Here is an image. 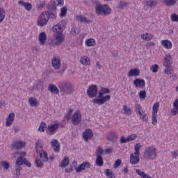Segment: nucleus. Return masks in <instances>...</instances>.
I'll return each instance as SVG.
<instances>
[{
	"mask_svg": "<svg viewBox=\"0 0 178 178\" xmlns=\"http://www.w3.org/2000/svg\"><path fill=\"white\" fill-rule=\"evenodd\" d=\"M110 92L111 91L108 88L101 87V90L99 92L97 97L92 99V102L99 106L104 104L111 99V95H108Z\"/></svg>",
	"mask_w": 178,
	"mask_h": 178,
	"instance_id": "obj_1",
	"label": "nucleus"
},
{
	"mask_svg": "<svg viewBox=\"0 0 178 178\" xmlns=\"http://www.w3.org/2000/svg\"><path fill=\"white\" fill-rule=\"evenodd\" d=\"M111 11V7L107 4H97L95 7V13L98 16H108Z\"/></svg>",
	"mask_w": 178,
	"mask_h": 178,
	"instance_id": "obj_2",
	"label": "nucleus"
},
{
	"mask_svg": "<svg viewBox=\"0 0 178 178\" xmlns=\"http://www.w3.org/2000/svg\"><path fill=\"white\" fill-rule=\"evenodd\" d=\"M144 157L147 160H154L157 157V149L155 146H148L144 153Z\"/></svg>",
	"mask_w": 178,
	"mask_h": 178,
	"instance_id": "obj_3",
	"label": "nucleus"
},
{
	"mask_svg": "<svg viewBox=\"0 0 178 178\" xmlns=\"http://www.w3.org/2000/svg\"><path fill=\"white\" fill-rule=\"evenodd\" d=\"M50 19V14L48 11H44L38 17L37 24L39 27L45 26Z\"/></svg>",
	"mask_w": 178,
	"mask_h": 178,
	"instance_id": "obj_4",
	"label": "nucleus"
},
{
	"mask_svg": "<svg viewBox=\"0 0 178 178\" xmlns=\"http://www.w3.org/2000/svg\"><path fill=\"white\" fill-rule=\"evenodd\" d=\"M74 86L71 82H63L60 84V90L65 94H72L74 92Z\"/></svg>",
	"mask_w": 178,
	"mask_h": 178,
	"instance_id": "obj_5",
	"label": "nucleus"
},
{
	"mask_svg": "<svg viewBox=\"0 0 178 178\" xmlns=\"http://www.w3.org/2000/svg\"><path fill=\"white\" fill-rule=\"evenodd\" d=\"M25 156L26 153L23 152H18L13 154L14 158H17V161H15V165L21 167V165H24L26 159L23 158V156Z\"/></svg>",
	"mask_w": 178,
	"mask_h": 178,
	"instance_id": "obj_6",
	"label": "nucleus"
},
{
	"mask_svg": "<svg viewBox=\"0 0 178 178\" xmlns=\"http://www.w3.org/2000/svg\"><path fill=\"white\" fill-rule=\"evenodd\" d=\"M56 38H50L49 40V44L50 46L60 45L64 40L65 36L63 34H56Z\"/></svg>",
	"mask_w": 178,
	"mask_h": 178,
	"instance_id": "obj_7",
	"label": "nucleus"
},
{
	"mask_svg": "<svg viewBox=\"0 0 178 178\" xmlns=\"http://www.w3.org/2000/svg\"><path fill=\"white\" fill-rule=\"evenodd\" d=\"M58 127H59L58 121H54L51 124H49V125H47V130L46 131L47 132V134L51 136L56 132Z\"/></svg>",
	"mask_w": 178,
	"mask_h": 178,
	"instance_id": "obj_8",
	"label": "nucleus"
},
{
	"mask_svg": "<svg viewBox=\"0 0 178 178\" xmlns=\"http://www.w3.org/2000/svg\"><path fill=\"white\" fill-rule=\"evenodd\" d=\"M82 120V115L81 111H79V110H76V111H74V114H72L71 117V122L74 125L79 124Z\"/></svg>",
	"mask_w": 178,
	"mask_h": 178,
	"instance_id": "obj_9",
	"label": "nucleus"
},
{
	"mask_svg": "<svg viewBox=\"0 0 178 178\" xmlns=\"http://www.w3.org/2000/svg\"><path fill=\"white\" fill-rule=\"evenodd\" d=\"M98 88L96 85H90L87 89V95L89 98H94L97 96Z\"/></svg>",
	"mask_w": 178,
	"mask_h": 178,
	"instance_id": "obj_10",
	"label": "nucleus"
},
{
	"mask_svg": "<svg viewBox=\"0 0 178 178\" xmlns=\"http://www.w3.org/2000/svg\"><path fill=\"white\" fill-rule=\"evenodd\" d=\"M173 64V59L172 55L168 53L166 54L163 60V65L165 67H170Z\"/></svg>",
	"mask_w": 178,
	"mask_h": 178,
	"instance_id": "obj_11",
	"label": "nucleus"
},
{
	"mask_svg": "<svg viewBox=\"0 0 178 178\" xmlns=\"http://www.w3.org/2000/svg\"><path fill=\"white\" fill-rule=\"evenodd\" d=\"M91 167V164L90 162H83L81 165H79L76 168H75V171L76 173H80L86 169H89Z\"/></svg>",
	"mask_w": 178,
	"mask_h": 178,
	"instance_id": "obj_12",
	"label": "nucleus"
},
{
	"mask_svg": "<svg viewBox=\"0 0 178 178\" xmlns=\"http://www.w3.org/2000/svg\"><path fill=\"white\" fill-rule=\"evenodd\" d=\"M161 45L166 50H171L173 47L172 42L168 39L161 40Z\"/></svg>",
	"mask_w": 178,
	"mask_h": 178,
	"instance_id": "obj_13",
	"label": "nucleus"
},
{
	"mask_svg": "<svg viewBox=\"0 0 178 178\" xmlns=\"http://www.w3.org/2000/svg\"><path fill=\"white\" fill-rule=\"evenodd\" d=\"M133 85L136 88H143L145 86L146 82L145 79L137 78L134 80Z\"/></svg>",
	"mask_w": 178,
	"mask_h": 178,
	"instance_id": "obj_14",
	"label": "nucleus"
},
{
	"mask_svg": "<svg viewBox=\"0 0 178 178\" xmlns=\"http://www.w3.org/2000/svg\"><path fill=\"white\" fill-rule=\"evenodd\" d=\"M75 19L80 22L82 23H87V24H90L91 23L92 21L89 19L88 17H87V15H77L75 17Z\"/></svg>",
	"mask_w": 178,
	"mask_h": 178,
	"instance_id": "obj_15",
	"label": "nucleus"
},
{
	"mask_svg": "<svg viewBox=\"0 0 178 178\" xmlns=\"http://www.w3.org/2000/svg\"><path fill=\"white\" fill-rule=\"evenodd\" d=\"M51 65H53V67L54 69L59 70L61 67L60 58L58 56H54L53 59H51Z\"/></svg>",
	"mask_w": 178,
	"mask_h": 178,
	"instance_id": "obj_16",
	"label": "nucleus"
},
{
	"mask_svg": "<svg viewBox=\"0 0 178 178\" xmlns=\"http://www.w3.org/2000/svg\"><path fill=\"white\" fill-rule=\"evenodd\" d=\"M139 162H140V154H135V153L130 154L129 163L131 165L138 164Z\"/></svg>",
	"mask_w": 178,
	"mask_h": 178,
	"instance_id": "obj_17",
	"label": "nucleus"
},
{
	"mask_svg": "<svg viewBox=\"0 0 178 178\" xmlns=\"http://www.w3.org/2000/svg\"><path fill=\"white\" fill-rule=\"evenodd\" d=\"M15 113H10V114H8V117H7L6 120V126L7 127H10L13 124V122L15 121Z\"/></svg>",
	"mask_w": 178,
	"mask_h": 178,
	"instance_id": "obj_18",
	"label": "nucleus"
},
{
	"mask_svg": "<svg viewBox=\"0 0 178 178\" xmlns=\"http://www.w3.org/2000/svg\"><path fill=\"white\" fill-rule=\"evenodd\" d=\"M26 146V142H23V140H15L13 143H12L11 147L13 149H19L24 147Z\"/></svg>",
	"mask_w": 178,
	"mask_h": 178,
	"instance_id": "obj_19",
	"label": "nucleus"
},
{
	"mask_svg": "<svg viewBox=\"0 0 178 178\" xmlns=\"http://www.w3.org/2000/svg\"><path fill=\"white\" fill-rule=\"evenodd\" d=\"M93 136V132L92 129H86L83 133V138L85 141L88 142Z\"/></svg>",
	"mask_w": 178,
	"mask_h": 178,
	"instance_id": "obj_20",
	"label": "nucleus"
},
{
	"mask_svg": "<svg viewBox=\"0 0 178 178\" xmlns=\"http://www.w3.org/2000/svg\"><path fill=\"white\" fill-rule=\"evenodd\" d=\"M51 148L54 150V152L59 153L60 151V145L56 139L51 140Z\"/></svg>",
	"mask_w": 178,
	"mask_h": 178,
	"instance_id": "obj_21",
	"label": "nucleus"
},
{
	"mask_svg": "<svg viewBox=\"0 0 178 178\" xmlns=\"http://www.w3.org/2000/svg\"><path fill=\"white\" fill-rule=\"evenodd\" d=\"M51 31H53V33H56V35H63L64 29L57 24L51 27Z\"/></svg>",
	"mask_w": 178,
	"mask_h": 178,
	"instance_id": "obj_22",
	"label": "nucleus"
},
{
	"mask_svg": "<svg viewBox=\"0 0 178 178\" xmlns=\"http://www.w3.org/2000/svg\"><path fill=\"white\" fill-rule=\"evenodd\" d=\"M79 62L81 65L84 66H88L90 65V58L86 55H82L80 57Z\"/></svg>",
	"mask_w": 178,
	"mask_h": 178,
	"instance_id": "obj_23",
	"label": "nucleus"
},
{
	"mask_svg": "<svg viewBox=\"0 0 178 178\" xmlns=\"http://www.w3.org/2000/svg\"><path fill=\"white\" fill-rule=\"evenodd\" d=\"M38 39H39V44H40V45H44L47 40V35L46 32L44 31L40 32V33H39Z\"/></svg>",
	"mask_w": 178,
	"mask_h": 178,
	"instance_id": "obj_24",
	"label": "nucleus"
},
{
	"mask_svg": "<svg viewBox=\"0 0 178 178\" xmlns=\"http://www.w3.org/2000/svg\"><path fill=\"white\" fill-rule=\"evenodd\" d=\"M18 5H21L22 6H24L25 8V10L30 12L31 11L33 8V6L29 2H24L23 1H18Z\"/></svg>",
	"mask_w": 178,
	"mask_h": 178,
	"instance_id": "obj_25",
	"label": "nucleus"
},
{
	"mask_svg": "<svg viewBox=\"0 0 178 178\" xmlns=\"http://www.w3.org/2000/svg\"><path fill=\"white\" fill-rule=\"evenodd\" d=\"M140 74V71L138 68H132L127 73L128 77L138 76Z\"/></svg>",
	"mask_w": 178,
	"mask_h": 178,
	"instance_id": "obj_26",
	"label": "nucleus"
},
{
	"mask_svg": "<svg viewBox=\"0 0 178 178\" xmlns=\"http://www.w3.org/2000/svg\"><path fill=\"white\" fill-rule=\"evenodd\" d=\"M70 158L68 156H64L61 160V162H60L59 166L61 168H65L70 165Z\"/></svg>",
	"mask_w": 178,
	"mask_h": 178,
	"instance_id": "obj_27",
	"label": "nucleus"
},
{
	"mask_svg": "<svg viewBox=\"0 0 178 178\" xmlns=\"http://www.w3.org/2000/svg\"><path fill=\"white\" fill-rule=\"evenodd\" d=\"M122 111L123 114L125 115L129 116L133 114V110H131L129 106H127V104H124V106H122Z\"/></svg>",
	"mask_w": 178,
	"mask_h": 178,
	"instance_id": "obj_28",
	"label": "nucleus"
},
{
	"mask_svg": "<svg viewBox=\"0 0 178 178\" xmlns=\"http://www.w3.org/2000/svg\"><path fill=\"white\" fill-rule=\"evenodd\" d=\"M96 44H97V42L94 38H90L86 39L85 40L86 47H92L96 46Z\"/></svg>",
	"mask_w": 178,
	"mask_h": 178,
	"instance_id": "obj_29",
	"label": "nucleus"
},
{
	"mask_svg": "<svg viewBox=\"0 0 178 178\" xmlns=\"http://www.w3.org/2000/svg\"><path fill=\"white\" fill-rule=\"evenodd\" d=\"M153 38H154V35L152 33H145L140 35V38L143 40L147 41V42L152 40Z\"/></svg>",
	"mask_w": 178,
	"mask_h": 178,
	"instance_id": "obj_30",
	"label": "nucleus"
},
{
	"mask_svg": "<svg viewBox=\"0 0 178 178\" xmlns=\"http://www.w3.org/2000/svg\"><path fill=\"white\" fill-rule=\"evenodd\" d=\"M35 148L36 149V153L38 154L43 151V143L42 140H40V139L36 140V143H35Z\"/></svg>",
	"mask_w": 178,
	"mask_h": 178,
	"instance_id": "obj_31",
	"label": "nucleus"
},
{
	"mask_svg": "<svg viewBox=\"0 0 178 178\" xmlns=\"http://www.w3.org/2000/svg\"><path fill=\"white\" fill-rule=\"evenodd\" d=\"M178 0H163V3L166 7H172L177 5Z\"/></svg>",
	"mask_w": 178,
	"mask_h": 178,
	"instance_id": "obj_32",
	"label": "nucleus"
},
{
	"mask_svg": "<svg viewBox=\"0 0 178 178\" xmlns=\"http://www.w3.org/2000/svg\"><path fill=\"white\" fill-rule=\"evenodd\" d=\"M48 89H49V91H50V92H51L53 94L58 95L59 93V89L54 83L49 85Z\"/></svg>",
	"mask_w": 178,
	"mask_h": 178,
	"instance_id": "obj_33",
	"label": "nucleus"
},
{
	"mask_svg": "<svg viewBox=\"0 0 178 178\" xmlns=\"http://www.w3.org/2000/svg\"><path fill=\"white\" fill-rule=\"evenodd\" d=\"M38 154H39L40 156V159H42V161H43V162L48 161V160H49L48 155H47V152H45L44 150L39 152V153H38Z\"/></svg>",
	"mask_w": 178,
	"mask_h": 178,
	"instance_id": "obj_34",
	"label": "nucleus"
},
{
	"mask_svg": "<svg viewBox=\"0 0 178 178\" xmlns=\"http://www.w3.org/2000/svg\"><path fill=\"white\" fill-rule=\"evenodd\" d=\"M145 3L147 7L154 8L157 6L158 1L154 0H147L145 2Z\"/></svg>",
	"mask_w": 178,
	"mask_h": 178,
	"instance_id": "obj_35",
	"label": "nucleus"
},
{
	"mask_svg": "<svg viewBox=\"0 0 178 178\" xmlns=\"http://www.w3.org/2000/svg\"><path fill=\"white\" fill-rule=\"evenodd\" d=\"M67 14V6H63L61 8H60V14L59 16L61 18H63L66 17Z\"/></svg>",
	"mask_w": 178,
	"mask_h": 178,
	"instance_id": "obj_36",
	"label": "nucleus"
},
{
	"mask_svg": "<svg viewBox=\"0 0 178 178\" xmlns=\"http://www.w3.org/2000/svg\"><path fill=\"white\" fill-rule=\"evenodd\" d=\"M29 102L31 107H37L38 106V102L35 97H29Z\"/></svg>",
	"mask_w": 178,
	"mask_h": 178,
	"instance_id": "obj_37",
	"label": "nucleus"
},
{
	"mask_svg": "<svg viewBox=\"0 0 178 178\" xmlns=\"http://www.w3.org/2000/svg\"><path fill=\"white\" fill-rule=\"evenodd\" d=\"M135 108V112L136 115H141V113H143V107L140 104H136L134 106Z\"/></svg>",
	"mask_w": 178,
	"mask_h": 178,
	"instance_id": "obj_38",
	"label": "nucleus"
},
{
	"mask_svg": "<svg viewBox=\"0 0 178 178\" xmlns=\"http://www.w3.org/2000/svg\"><path fill=\"white\" fill-rule=\"evenodd\" d=\"M6 10L4 8L1 7L0 8V24H1L6 17Z\"/></svg>",
	"mask_w": 178,
	"mask_h": 178,
	"instance_id": "obj_39",
	"label": "nucleus"
},
{
	"mask_svg": "<svg viewBox=\"0 0 178 178\" xmlns=\"http://www.w3.org/2000/svg\"><path fill=\"white\" fill-rule=\"evenodd\" d=\"M160 107V104L156 102L152 106V113L153 115H157Z\"/></svg>",
	"mask_w": 178,
	"mask_h": 178,
	"instance_id": "obj_40",
	"label": "nucleus"
},
{
	"mask_svg": "<svg viewBox=\"0 0 178 178\" xmlns=\"http://www.w3.org/2000/svg\"><path fill=\"white\" fill-rule=\"evenodd\" d=\"M136 173L141 178H152L150 176H149L148 175H146L144 172H142L139 169H136Z\"/></svg>",
	"mask_w": 178,
	"mask_h": 178,
	"instance_id": "obj_41",
	"label": "nucleus"
},
{
	"mask_svg": "<svg viewBox=\"0 0 178 178\" xmlns=\"http://www.w3.org/2000/svg\"><path fill=\"white\" fill-rule=\"evenodd\" d=\"M22 170V168L21 166L15 165V172H14V175H15V178H19L21 176V171Z\"/></svg>",
	"mask_w": 178,
	"mask_h": 178,
	"instance_id": "obj_42",
	"label": "nucleus"
},
{
	"mask_svg": "<svg viewBox=\"0 0 178 178\" xmlns=\"http://www.w3.org/2000/svg\"><path fill=\"white\" fill-rule=\"evenodd\" d=\"M104 174L106 177H107L108 178H115V175L111 170H109V169L105 170Z\"/></svg>",
	"mask_w": 178,
	"mask_h": 178,
	"instance_id": "obj_43",
	"label": "nucleus"
},
{
	"mask_svg": "<svg viewBox=\"0 0 178 178\" xmlns=\"http://www.w3.org/2000/svg\"><path fill=\"white\" fill-rule=\"evenodd\" d=\"M0 165L5 170H8L10 167V163L6 161H1Z\"/></svg>",
	"mask_w": 178,
	"mask_h": 178,
	"instance_id": "obj_44",
	"label": "nucleus"
},
{
	"mask_svg": "<svg viewBox=\"0 0 178 178\" xmlns=\"http://www.w3.org/2000/svg\"><path fill=\"white\" fill-rule=\"evenodd\" d=\"M139 119L142 120L145 123H147L149 121V118L147 117V114H145V113H142L138 115Z\"/></svg>",
	"mask_w": 178,
	"mask_h": 178,
	"instance_id": "obj_45",
	"label": "nucleus"
},
{
	"mask_svg": "<svg viewBox=\"0 0 178 178\" xmlns=\"http://www.w3.org/2000/svg\"><path fill=\"white\" fill-rule=\"evenodd\" d=\"M96 157H97L95 161L96 165L99 167H102L104 165V159L102 156H96Z\"/></svg>",
	"mask_w": 178,
	"mask_h": 178,
	"instance_id": "obj_46",
	"label": "nucleus"
},
{
	"mask_svg": "<svg viewBox=\"0 0 178 178\" xmlns=\"http://www.w3.org/2000/svg\"><path fill=\"white\" fill-rule=\"evenodd\" d=\"M140 99H145L147 97V92L145 90H140L138 92Z\"/></svg>",
	"mask_w": 178,
	"mask_h": 178,
	"instance_id": "obj_47",
	"label": "nucleus"
},
{
	"mask_svg": "<svg viewBox=\"0 0 178 178\" xmlns=\"http://www.w3.org/2000/svg\"><path fill=\"white\" fill-rule=\"evenodd\" d=\"M159 69V66L158 64H153L151 67H150V71L152 73H157Z\"/></svg>",
	"mask_w": 178,
	"mask_h": 178,
	"instance_id": "obj_48",
	"label": "nucleus"
},
{
	"mask_svg": "<svg viewBox=\"0 0 178 178\" xmlns=\"http://www.w3.org/2000/svg\"><path fill=\"white\" fill-rule=\"evenodd\" d=\"M129 5V3L127 1H120V3L118 6V8L119 9H124V8L127 7Z\"/></svg>",
	"mask_w": 178,
	"mask_h": 178,
	"instance_id": "obj_49",
	"label": "nucleus"
},
{
	"mask_svg": "<svg viewBox=\"0 0 178 178\" xmlns=\"http://www.w3.org/2000/svg\"><path fill=\"white\" fill-rule=\"evenodd\" d=\"M140 148H141L140 143H136V145H134V154H136L140 155Z\"/></svg>",
	"mask_w": 178,
	"mask_h": 178,
	"instance_id": "obj_50",
	"label": "nucleus"
},
{
	"mask_svg": "<svg viewBox=\"0 0 178 178\" xmlns=\"http://www.w3.org/2000/svg\"><path fill=\"white\" fill-rule=\"evenodd\" d=\"M137 138H138V135H136V134H131V135H129L127 136V139H128L129 143L131 142V141H134Z\"/></svg>",
	"mask_w": 178,
	"mask_h": 178,
	"instance_id": "obj_51",
	"label": "nucleus"
},
{
	"mask_svg": "<svg viewBox=\"0 0 178 178\" xmlns=\"http://www.w3.org/2000/svg\"><path fill=\"white\" fill-rule=\"evenodd\" d=\"M170 19L172 22H178V15L175 13H173L170 15Z\"/></svg>",
	"mask_w": 178,
	"mask_h": 178,
	"instance_id": "obj_52",
	"label": "nucleus"
},
{
	"mask_svg": "<svg viewBox=\"0 0 178 178\" xmlns=\"http://www.w3.org/2000/svg\"><path fill=\"white\" fill-rule=\"evenodd\" d=\"M67 24V19H62L61 21H60V22H58V24H57L58 26H60L63 29L65 30V28Z\"/></svg>",
	"mask_w": 178,
	"mask_h": 178,
	"instance_id": "obj_53",
	"label": "nucleus"
},
{
	"mask_svg": "<svg viewBox=\"0 0 178 178\" xmlns=\"http://www.w3.org/2000/svg\"><path fill=\"white\" fill-rule=\"evenodd\" d=\"M157 114H152V124L154 126H156L157 124Z\"/></svg>",
	"mask_w": 178,
	"mask_h": 178,
	"instance_id": "obj_54",
	"label": "nucleus"
},
{
	"mask_svg": "<svg viewBox=\"0 0 178 178\" xmlns=\"http://www.w3.org/2000/svg\"><path fill=\"white\" fill-rule=\"evenodd\" d=\"M47 128V124L45 122H40V125H39V131L40 132L45 131V129Z\"/></svg>",
	"mask_w": 178,
	"mask_h": 178,
	"instance_id": "obj_55",
	"label": "nucleus"
},
{
	"mask_svg": "<svg viewBox=\"0 0 178 178\" xmlns=\"http://www.w3.org/2000/svg\"><path fill=\"white\" fill-rule=\"evenodd\" d=\"M73 112L72 108H69L68 111H67V114H66V115L65 116V119L66 120H70L71 119V115Z\"/></svg>",
	"mask_w": 178,
	"mask_h": 178,
	"instance_id": "obj_56",
	"label": "nucleus"
},
{
	"mask_svg": "<svg viewBox=\"0 0 178 178\" xmlns=\"http://www.w3.org/2000/svg\"><path fill=\"white\" fill-rule=\"evenodd\" d=\"M104 153L103 149L102 147H97L96 150V156H102Z\"/></svg>",
	"mask_w": 178,
	"mask_h": 178,
	"instance_id": "obj_57",
	"label": "nucleus"
},
{
	"mask_svg": "<svg viewBox=\"0 0 178 178\" xmlns=\"http://www.w3.org/2000/svg\"><path fill=\"white\" fill-rule=\"evenodd\" d=\"M121 164H122V161L120 160V159H118V160L115 162V163H114V165H113V168L117 169L118 167H120V166L121 165Z\"/></svg>",
	"mask_w": 178,
	"mask_h": 178,
	"instance_id": "obj_58",
	"label": "nucleus"
},
{
	"mask_svg": "<svg viewBox=\"0 0 178 178\" xmlns=\"http://www.w3.org/2000/svg\"><path fill=\"white\" fill-rule=\"evenodd\" d=\"M170 112L172 115L175 116L178 113V108L175 107V108H172V110H170Z\"/></svg>",
	"mask_w": 178,
	"mask_h": 178,
	"instance_id": "obj_59",
	"label": "nucleus"
},
{
	"mask_svg": "<svg viewBox=\"0 0 178 178\" xmlns=\"http://www.w3.org/2000/svg\"><path fill=\"white\" fill-rule=\"evenodd\" d=\"M120 141L122 144L129 143L128 138H124V136H121Z\"/></svg>",
	"mask_w": 178,
	"mask_h": 178,
	"instance_id": "obj_60",
	"label": "nucleus"
},
{
	"mask_svg": "<svg viewBox=\"0 0 178 178\" xmlns=\"http://www.w3.org/2000/svg\"><path fill=\"white\" fill-rule=\"evenodd\" d=\"M43 165H44L43 163L40 159H36V166L42 168Z\"/></svg>",
	"mask_w": 178,
	"mask_h": 178,
	"instance_id": "obj_61",
	"label": "nucleus"
},
{
	"mask_svg": "<svg viewBox=\"0 0 178 178\" xmlns=\"http://www.w3.org/2000/svg\"><path fill=\"white\" fill-rule=\"evenodd\" d=\"M46 3L44 1H40L39 4H38V9H42L45 6Z\"/></svg>",
	"mask_w": 178,
	"mask_h": 178,
	"instance_id": "obj_62",
	"label": "nucleus"
},
{
	"mask_svg": "<svg viewBox=\"0 0 178 178\" xmlns=\"http://www.w3.org/2000/svg\"><path fill=\"white\" fill-rule=\"evenodd\" d=\"M57 1V6L63 7L64 6V0H56Z\"/></svg>",
	"mask_w": 178,
	"mask_h": 178,
	"instance_id": "obj_63",
	"label": "nucleus"
},
{
	"mask_svg": "<svg viewBox=\"0 0 178 178\" xmlns=\"http://www.w3.org/2000/svg\"><path fill=\"white\" fill-rule=\"evenodd\" d=\"M65 171L67 173H71V172H72L74 171V168H72V166H70L69 168H65Z\"/></svg>",
	"mask_w": 178,
	"mask_h": 178,
	"instance_id": "obj_64",
	"label": "nucleus"
}]
</instances>
